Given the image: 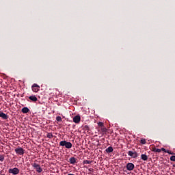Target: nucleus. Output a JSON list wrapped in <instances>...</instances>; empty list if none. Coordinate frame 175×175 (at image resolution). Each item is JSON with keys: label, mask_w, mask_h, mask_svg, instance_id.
I'll return each instance as SVG.
<instances>
[{"label": "nucleus", "mask_w": 175, "mask_h": 175, "mask_svg": "<svg viewBox=\"0 0 175 175\" xmlns=\"http://www.w3.org/2000/svg\"><path fill=\"white\" fill-rule=\"evenodd\" d=\"M59 146L62 147H65L66 148H72V143L68 142L66 141H62L59 142Z\"/></svg>", "instance_id": "f257e3e1"}, {"label": "nucleus", "mask_w": 175, "mask_h": 175, "mask_svg": "<svg viewBox=\"0 0 175 175\" xmlns=\"http://www.w3.org/2000/svg\"><path fill=\"white\" fill-rule=\"evenodd\" d=\"M9 173L14 175H17L18 173H20V170L17 167L11 168L8 170Z\"/></svg>", "instance_id": "f03ea898"}, {"label": "nucleus", "mask_w": 175, "mask_h": 175, "mask_svg": "<svg viewBox=\"0 0 175 175\" xmlns=\"http://www.w3.org/2000/svg\"><path fill=\"white\" fill-rule=\"evenodd\" d=\"M33 167L36 170V172H38V173H42V172H43V170H42V167H40V165H39V164L33 163Z\"/></svg>", "instance_id": "7ed1b4c3"}, {"label": "nucleus", "mask_w": 175, "mask_h": 175, "mask_svg": "<svg viewBox=\"0 0 175 175\" xmlns=\"http://www.w3.org/2000/svg\"><path fill=\"white\" fill-rule=\"evenodd\" d=\"M126 169H127V170L131 172V171L133 170V169H135V165L132 163H129L126 165Z\"/></svg>", "instance_id": "20e7f679"}, {"label": "nucleus", "mask_w": 175, "mask_h": 175, "mask_svg": "<svg viewBox=\"0 0 175 175\" xmlns=\"http://www.w3.org/2000/svg\"><path fill=\"white\" fill-rule=\"evenodd\" d=\"M15 152L19 155H23L24 154V149L23 148H17L15 149Z\"/></svg>", "instance_id": "39448f33"}, {"label": "nucleus", "mask_w": 175, "mask_h": 175, "mask_svg": "<svg viewBox=\"0 0 175 175\" xmlns=\"http://www.w3.org/2000/svg\"><path fill=\"white\" fill-rule=\"evenodd\" d=\"M39 88H40V87L36 83H34L32 85V91H33V92H38V91H39Z\"/></svg>", "instance_id": "423d86ee"}, {"label": "nucleus", "mask_w": 175, "mask_h": 175, "mask_svg": "<svg viewBox=\"0 0 175 175\" xmlns=\"http://www.w3.org/2000/svg\"><path fill=\"white\" fill-rule=\"evenodd\" d=\"M129 157H132V158H137V152L133 151H129Z\"/></svg>", "instance_id": "0eeeda50"}, {"label": "nucleus", "mask_w": 175, "mask_h": 175, "mask_svg": "<svg viewBox=\"0 0 175 175\" xmlns=\"http://www.w3.org/2000/svg\"><path fill=\"white\" fill-rule=\"evenodd\" d=\"M80 116H76L73 118V122H75V124H79V122H80Z\"/></svg>", "instance_id": "6e6552de"}, {"label": "nucleus", "mask_w": 175, "mask_h": 175, "mask_svg": "<svg viewBox=\"0 0 175 175\" xmlns=\"http://www.w3.org/2000/svg\"><path fill=\"white\" fill-rule=\"evenodd\" d=\"M1 118H3V120H8V118H9V117L8 116L7 114H5L3 112H1V115L0 116Z\"/></svg>", "instance_id": "1a4fd4ad"}, {"label": "nucleus", "mask_w": 175, "mask_h": 175, "mask_svg": "<svg viewBox=\"0 0 175 175\" xmlns=\"http://www.w3.org/2000/svg\"><path fill=\"white\" fill-rule=\"evenodd\" d=\"M29 99H30V100H32V102H36L38 100V98L35 96H30L29 97Z\"/></svg>", "instance_id": "9d476101"}, {"label": "nucleus", "mask_w": 175, "mask_h": 175, "mask_svg": "<svg viewBox=\"0 0 175 175\" xmlns=\"http://www.w3.org/2000/svg\"><path fill=\"white\" fill-rule=\"evenodd\" d=\"M29 112V109H28V107H25L22 109V113H24L25 114H26L27 113Z\"/></svg>", "instance_id": "9b49d317"}, {"label": "nucleus", "mask_w": 175, "mask_h": 175, "mask_svg": "<svg viewBox=\"0 0 175 175\" xmlns=\"http://www.w3.org/2000/svg\"><path fill=\"white\" fill-rule=\"evenodd\" d=\"M70 163L75 165V163H76V159L75 157L70 158Z\"/></svg>", "instance_id": "f8f14e48"}, {"label": "nucleus", "mask_w": 175, "mask_h": 175, "mask_svg": "<svg viewBox=\"0 0 175 175\" xmlns=\"http://www.w3.org/2000/svg\"><path fill=\"white\" fill-rule=\"evenodd\" d=\"M141 159L142 161H147L148 159V157L146 154H142Z\"/></svg>", "instance_id": "ddd939ff"}, {"label": "nucleus", "mask_w": 175, "mask_h": 175, "mask_svg": "<svg viewBox=\"0 0 175 175\" xmlns=\"http://www.w3.org/2000/svg\"><path fill=\"white\" fill-rule=\"evenodd\" d=\"M113 147H111V146H109V147H108L106 150H105V151H106V152H108V153H110V152H113Z\"/></svg>", "instance_id": "4468645a"}, {"label": "nucleus", "mask_w": 175, "mask_h": 175, "mask_svg": "<svg viewBox=\"0 0 175 175\" xmlns=\"http://www.w3.org/2000/svg\"><path fill=\"white\" fill-rule=\"evenodd\" d=\"M83 163L85 165H90V163H91V161H90V160H85V161H83Z\"/></svg>", "instance_id": "2eb2a0df"}, {"label": "nucleus", "mask_w": 175, "mask_h": 175, "mask_svg": "<svg viewBox=\"0 0 175 175\" xmlns=\"http://www.w3.org/2000/svg\"><path fill=\"white\" fill-rule=\"evenodd\" d=\"M56 121H58V122H61V121H62V118H61V116H57L56 118Z\"/></svg>", "instance_id": "dca6fc26"}, {"label": "nucleus", "mask_w": 175, "mask_h": 175, "mask_svg": "<svg viewBox=\"0 0 175 175\" xmlns=\"http://www.w3.org/2000/svg\"><path fill=\"white\" fill-rule=\"evenodd\" d=\"M88 174H92V172H94V169H92V168H89L88 169Z\"/></svg>", "instance_id": "f3484780"}, {"label": "nucleus", "mask_w": 175, "mask_h": 175, "mask_svg": "<svg viewBox=\"0 0 175 175\" xmlns=\"http://www.w3.org/2000/svg\"><path fill=\"white\" fill-rule=\"evenodd\" d=\"M154 152H161V149L155 148L154 149Z\"/></svg>", "instance_id": "a211bd4d"}, {"label": "nucleus", "mask_w": 175, "mask_h": 175, "mask_svg": "<svg viewBox=\"0 0 175 175\" xmlns=\"http://www.w3.org/2000/svg\"><path fill=\"white\" fill-rule=\"evenodd\" d=\"M170 161H172V162H175V156H172L170 157Z\"/></svg>", "instance_id": "6ab92c4d"}, {"label": "nucleus", "mask_w": 175, "mask_h": 175, "mask_svg": "<svg viewBox=\"0 0 175 175\" xmlns=\"http://www.w3.org/2000/svg\"><path fill=\"white\" fill-rule=\"evenodd\" d=\"M47 137H49V139H51V137H53V134H51V133H48V134H47Z\"/></svg>", "instance_id": "aec40b11"}, {"label": "nucleus", "mask_w": 175, "mask_h": 175, "mask_svg": "<svg viewBox=\"0 0 175 175\" xmlns=\"http://www.w3.org/2000/svg\"><path fill=\"white\" fill-rule=\"evenodd\" d=\"M141 144H146V139H141Z\"/></svg>", "instance_id": "412c9836"}, {"label": "nucleus", "mask_w": 175, "mask_h": 175, "mask_svg": "<svg viewBox=\"0 0 175 175\" xmlns=\"http://www.w3.org/2000/svg\"><path fill=\"white\" fill-rule=\"evenodd\" d=\"M98 126H103V122H99L98 123Z\"/></svg>", "instance_id": "4be33fe9"}, {"label": "nucleus", "mask_w": 175, "mask_h": 175, "mask_svg": "<svg viewBox=\"0 0 175 175\" xmlns=\"http://www.w3.org/2000/svg\"><path fill=\"white\" fill-rule=\"evenodd\" d=\"M167 154H169L170 155H173V152H172L170 150H167Z\"/></svg>", "instance_id": "5701e85b"}, {"label": "nucleus", "mask_w": 175, "mask_h": 175, "mask_svg": "<svg viewBox=\"0 0 175 175\" xmlns=\"http://www.w3.org/2000/svg\"><path fill=\"white\" fill-rule=\"evenodd\" d=\"M3 159H4V158L3 157V156H0V161L1 162H3Z\"/></svg>", "instance_id": "b1692460"}, {"label": "nucleus", "mask_w": 175, "mask_h": 175, "mask_svg": "<svg viewBox=\"0 0 175 175\" xmlns=\"http://www.w3.org/2000/svg\"><path fill=\"white\" fill-rule=\"evenodd\" d=\"M161 151H163L164 152H167V150H166V149H165L164 148H161Z\"/></svg>", "instance_id": "393cba45"}]
</instances>
